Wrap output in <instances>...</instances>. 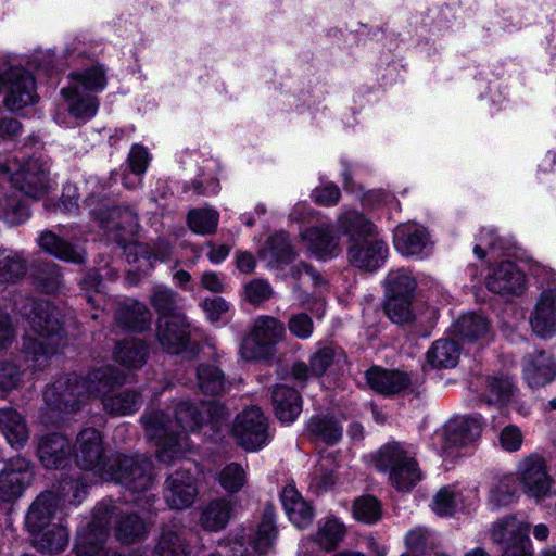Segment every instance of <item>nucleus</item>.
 Returning <instances> with one entry per match:
<instances>
[{
	"mask_svg": "<svg viewBox=\"0 0 556 556\" xmlns=\"http://www.w3.org/2000/svg\"><path fill=\"white\" fill-rule=\"evenodd\" d=\"M31 463L24 456L10 458L0 471V498L11 502L22 495L33 480Z\"/></svg>",
	"mask_w": 556,
	"mask_h": 556,
	"instance_id": "obj_16",
	"label": "nucleus"
},
{
	"mask_svg": "<svg viewBox=\"0 0 556 556\" xmlns=\"http://www.w3.org/2000/svg\"><path fill=\"white\" fill-rule=\"evenodd\" d=\"M163 496L172 509H185L191 506L197 496L195 480L188 470H177L165 480Z\"/></svg>",
	"mask_w": 556,
	"mask_h": 556,
	"instance_id": "obj_18",
	"label": "nucleus"
},
{
	"mask_svg": "<svg viewBox=\"0 0 556 556\" xmlns=\"http://www.w3.org/2000/svg\"><path fill=\"white\" fill-rule=\"evenodd\" d=\"M115 515V505L112 503H99L92 513L91 521L78 531L75 544V556H101L106 552H116L106 548L109 525Z\"/></svg>",
	"mask_w": 556,
	"mask_h": 556,
	"instance_id": "obj_7",
	"label": "nucleus"
},
{
	"mask_svg": "<svg viewBox=\"0 0 556 556\" xmlns=\"http://www.w3.org/2000/svg\"><path fill=\"white\" fill-rule=\"evenodd\" d=\"M340 355L341 351L332 346H324L319 349L311 357V375L316 377L323 376L327 371L328 367L332 365Z\"/></svg>",
	"mask_w": 556,
	"mask_h": 556,
	"instance_id": "obj_61",
	"label": "nucleus"
},
{
	"mask_svg": "<svg viewBox=\"0 0 556 556\" xmlns=\"http://www.w3.org/2000/svg\"><path fill=\"white\" fill-rule=\"evenodd\" d=\"M394 244L403 255H419L429 244V236L415 224H404L394 231Z\"/></svg>",
	"mask_w": 556,
	"mask_h": 556,
	"instance_id": "obj_33",
	"label": "nucleus"
},
{
	"mask_svg": "<svg viewBox=\"0 0 556 556\" xmlns=\"http://www.w3.org/2000/svg\"><path fill=\"white\" fill-rule=\"evenodd\" d=\"M244 293L251 304H260L270 299L273 289L267 281L254 279L245 286Z\"/></svg>",
	"mask_w": 556,
	"mask_h": 556,
	"instance_id": "obj_63",
	"label": "nucleus"
},
{
	"mask_svg": "<svg viewBox=\"0 0 556 556\" xmlns=\"http://www.w3.org/2000/svg\"><path fill=\"white\" fill-rule=\"evenodd\" d=\"M454 334L464 343H478L480 346L493 338L490 320L482 314L468 313L454 324Z\"/></svg>",
	"mask_w": 556,
	"mask_h": 556,
	"instance_id": "obj_23",
	"label": "nucleus"
},
{
	"mask_svg": "<svg viewBox=\"0 0 556 556\" xmlns=\"http://www.w3.org/2000/svg\"><path fill=\"white\" fill-rule=\"evenodd\" d=\"M115 507V515L117 517L115 527V536L122 543H135L143 540L148 534L146 522L134 513L117 515Z\"/></svg>",
	"mask_w": 556,
	"mask_h": 556,
	"instance_id": "obj_40",
	"label": "nucleus"
},
{
	"mask_svg": "<svg viewBox=\"0 0 556 556\" xmlns=\"http://www.w3.org/2000/svg\"><path fill=\"white\" fill-rule=\"evenodd\" d=\"M73 453L77 466L96 471L103 480L108 468L104 466V447L101 433L94 428L81 430L76 438Z\"/></svg>",
	"mask_w": 556,
	"mask_h": 556,
	"instance_id": "obj_15",
	"label": "nucleus"
},
{
	"mask_svg": "<svg viewBox=\"0 0 556 556\" xmlns=\"http://www.w3.org/2000/svg\"><path fill=\"white\" fill-rule=\"evenodd\" d=\"M264 253L275 263H290L295 258L289 235L283 231L275 233L267 240Z\"/></svg>",
	"mask_w": 556,
	"mask_h": 556,
	"instance_id": "obj_55",
	"label": "nucleus"
},
{
	"mask_svg": "<svg viewBox=\"0 0 556 556\" xmlns=\"http://www.w3.org/2000/svg\"><path fill=\"white\" fill-rule=\"evenodd\" d=\"M338 227L352 242L372 237L375 232L374 224L356 211L343 213L338 219Z\"/></svg>",
	"mask_w": 556,
	"mask_h": 556,
	"instance_id": "obj_43",
	"label": "nucleus"
},
{
	"mask_svg": "<svg viewBox=\"0 0 556 556\" xmlns=\"http://www.w3.org/2000/svg\"><path fill=\"white\" fill-rule=\"evenodd\" d=\"M29 330L23 340L26 361L35 367L47 365L49 357L65 345V334L60 320V312L52 304L31 302L28 316Z\"/></svg>",
	"mask_w": 556,
	"mask_h": 556,
	"instance_id": "obj_1",
	"label": "nucleus"
},
{
	"mask_svg": "<svg viewBox=\"0 0 556 556\" xmlns=\"http://www.w3.org/2000/svg\"><path fill=\"white\" fill-rule=\"evenodd\" d=\"M140 421L147 438L157 447L155 455L159 462L170 465L189 447L188 437L175 427L170 414L152 409L144 412Z\"/></svg>",
	"mask_w": 556,
	"mask_h": 556,
	"instance_id": "obj_3",
	"label": "nucleus"
},
{
	"mask_svg": "<svg viewBox=\"0 0 556 556\" xmlns=\"http://www.w3.org/2000/svg\"><path fill=\"white\" fill-rule=\"evenodd\" d=\"M27 273V261L18 252L0 250V285L16 283Z\"/></svg>",
	"mask_w": 556,
	"mask_h": 556,
	"instance_id": "obj_47",
	"label": "nucleus"
},
{
	"mask_svg": "<svg viewBox=\"0 0 556 556\" xmlns=\"http://www.w3.org/2000/svg\"><path fill=\"white\" fill-rule=\"evenodd\" d=\"M517 479L522 492L536 502L553 494V479L547 471L546 460L539 454H530L519 462Z\"/></svg>",
	"mask_w": 556,
	"mask_h": 556,
	"instance_id": "obj_12",
	"label": "nucleus"
},
{
	"mask_svg": "<svg viewBox=\"0 0 556 556\" xmlns=\"http://www.w3.org/2000/svg\"><path fill=\"white\" fill-rule=\"evenodd\" d=\"M3 210L5 220L12 225L21 224L29 216L28 207L13 198H9L4 201Z\"/></svg>",
	"mask_w": 556,
	"mask_h": 556,
	"instance_id": "obj_64",
	"label": "nucleus"
},
{
	"mask_svg": "<svg viewBox=\"0 0 556 556\" xmlns=\"http://www.w3.org/2000/svg\"><path fill=\"white\" fill-rule=\"evenodd\" d=\"M0 430L12 447L24 446L29 438L24 417L14 408L0 409Z\"/></svg>",
	"mask_w": 556,
	"mask_h": 556,
	"instance_id": "obj_37",
	"label": "nucleus"
},
{
	"mask_svg": "<svg viewBox=\"0 0 556 556\" xmlns=\"http://www.w3.org/2000/svg\"><path fill=\"white\" fill-rule=\"evenodd\" d=\"M235 514L231 501L215 498L201 507L199 523L206 531L223 530Z\"/></svg>",
	"mask_w": 556,
	"mask_h": 556,
	"instance_id": "obj_32",
	"label": "nucleus"
},
{
	"mask_svg": "<svg viewBox=\"0 0 556 556\" xmlns=\"http://www.w3.org/2000/svg\"><path fill=\"white\" fill-rule=\"evenodd\" d=\"M142 404L139 393L134 390H124L115 395L103 399V409L115 416L128 415L137 412Z\"/></svg>",
	"mask_w": 556,
	"mask_h": 556,
	"instance_id": "obj_48",
	"label": "nucleus"
},
{
	"mask_svg": "<svg viewBox=\"0 0 556 556\" xmlns=\"http://www.w3.org/2000/svg\"><path fill=\"white\" fill-rule=\"evenodd\" d=\"M375 465L390 472V480L400 491H409L421 478L417 462L400 443L383 445L375 457Z\"/></svg>",
	"mask_w": 556,
	"mask_h": 556,
	"instance_id": "obj_6",
	"label": "nucleus"
},
{
	"mask_svg": "<svg viewBox=\"0 0 556 556\" xmlns=\"http://www.w3.org/2000/svg\"><path fill=\"white\" fill-rule=\"evenodd\" d=\"M0 175L9 176L16 190L35 200L43 197L51 188L50 169L41 159L21 161L13 157L0 161Z\"/></svg>",
	"mask_w": 556,
	"mask_h": 556,
	"instance_id": "obj_4",
	"label": "nucleus"
},
{
	"mask_svg": "<svg viewBox=\"0 0 556 556\" xmlns=\"http://www.w3.org/2000/svg\"><path fill=\"white\" fill-rule=\"evenodd\" d=\"M281 502L290 521L298 528H305L312 522L313 508L303 500L294 485L288 484L283 488Z\"/></svg>",
	"mask_w": 556,
	"mask_h": 556,
	"instance_id": "obj_35",
	"label": "nucleus"
},
{
	"mask_svg": "<svg viewBox=\"0 0 556 556\" xmlns=\"http://www.w3.org/2000/svg\"><path fill=\"white\" fill-rule=\"evenodd\" d=\"M307 250L317 257H332L340 252L339 237L332 226L321 224L301 233Z\"/></svg>",
	"mask_w": 556,
	"mask_h": 556,
	"instance_id": "obj_26",
	"label": "nucleus"
},
{
	"mask_svg": "<svg viewBox=\"0 0 556 556\" xmlns=\"http://www.w3.org/2000/svg\"><path fill=\"white\" fill-rule=\"evenodd\" d=\"M140 421L147 438L157 447L155 455L159 462L170 465L189 447L188 437L175 427L170 414L152 409L144 412Z\"/></svg>",
	"mask_w": 556,
	"mask_h": 556,
	"instance_id": "obj_2",
	"label": "nucleus"
},
{
	"mask_svg": "<svg viewBox=\"0 0 556 556\" xmlns=\"http://www.w3.org/2000/svg\"><path fill=\"white\" fill-rule=\"evenodd\" d=\"M156 337L163 350L170 354H184L192 358L201 349L200 344L191 339L190 324L182 314L159 319Z\"/></svg>",
	"mask_w": 556,
	"mask_h": 556,
	"instance_id": "obj_11",
	"label": "nucleus"
},
{
	"mask_svg": "<svg viewBox=\"0 0 556 556\" xmlns=\"http://www.w3.org/2000/svg\"><path fill=\"white\" fill-rule=\"evenodd\" d=\"M485 388L486 393L482 396V401L490 405L504 406L511 401L516 392L511 378L505 374L488 376Z\"/></svg>",
	"mask_w": 556,
	"mask_h": 556,
	"instance_id": "obj_39",
	"label": "nucleus"
},
{
	"mask_svg": "<svg viewBox=\"0 0 556 556\" xmlns=\"http://www.w3.org/2000/svg\"><path fill=\"white\" fill-rule=\"evenodd\" d=\"M459 346L452 340H437L427 353L429 364L438 369L452 368L458 363Z\"/></svg>",
	"mask_w": 556,
	"mask_h": 556,
	"instance_id": "obj_44",
	"label": "nucleus"
},
{
	"mask_svg": "<svg viewBox=\"0 0 556 556\" xmlns=\"http://www.w3.org/2000/svg\"><path fill=\"white\" fill-rule=\"evenodd\" d=\"M412 302L413 299L410 298H395L386 295V314L395 324H408L414 319Z\"/></svg>",
	"mask_w": 556,
	"mask_h": 556,
	"instance_id": "obj_58",
	"label": "nucleus"
},
{
	"mask_svg": "<svg viewBox=\"0 0 556 556\" xmlns=\"http://www.w3.org/2000/svg\"><path fill=\"white\" fill-rule=\"evenodd\" d=\"M486 288L501 296L521 295L527 288L525 274L513 262H502L486 277Z\"/></svg>",
	"mask_w": 556,
	"mask_h": 556,
	"instance_id": "obj_17",
	"label": "nucleus"
},
{
	"mask_svg": "<svg viewBox=\"0 0 556 556\" xmlns=\"http://www.w3.org/2000/svg\"><path fill=\"white\" fill-rule=\"evenodd\" d=\"M178 296L173 290L164 287H157L151 295V304L160 315V319H167L177 312Z\"/></svg>",
	"mask_w": 556,
	"mask_h": 556,
	"instance_id": "obj_57",
	"label": "nucleus"
},
{
	"mask_svg": "<svg viewBox=\"0 0 556 556\" xmlns=\"http://www.w3.org/2000/svg\"><path fill=\"white\" fill-rule=\"evenodd\" d=\"M104 481H115L134 493L147 492L154 483L153 463L144 455H118L103 476Z\"/></svg>",
	"mask_w": 556,
	"mask_h": 556,
	"instance_id": "obj_5",
	"label": "nucleus"
},
{
	"mask_svg": "<svg viewBox=\"0 0 556 556\" xmlns=\"http://www.w3.org/2000/svg\"><path fill=\"white\" fill-rule=\"evenodd\" d=\"M197 383L203 394L217 396L226 390L224 371L214 364L201 363L197 367Z\"/></svg>",
	"mask_w": 556,
	"mask_h": 556,
	"instance_id": "obj_41",
	"label": "nucleus"
},
{
	"mask_svg": "<svg viewBox=\"0 0 556 556\" xmlns=\"http://www.w3.org/2000/svg\"><path fill=\"white\" fill-rule=\"evenodd\" d=\"M219 214L212 208H193L187 215L190 230L199 235H213L217 230Z\"/></svg>",
	"mask_w": 556,
	"mask_h": 556,
	"instance_id": "obj_53",
	"label": "nucleus"
},
{
	"mask_svg": "<svg viewBox=\"0 0 556 556\" xmlns=\"http://www.w3.org/2000/svg\"><path fill=\"white\" fill-rule=\"evenodd\" d=\"M416 285L409 270L404 268L391 270L384 280L386 295L413 299Z\"/></svg>",
	"mask_w": 556,
	"mask_h": 556,
	"instance_id": "obj_50",
	"label": "nucleus"
},
{
	"mask_svg": "<svg viewBox=\"0 0 556 556\" xmlns=\"http://www.w3.org/2000/svg\"><path fill=\"white\" fill-rule=\"evenodd\" d=\"M232 434L238 445L256 451L268 440V421L261 408L252 406L237 415Z\"/></svg>",
	"mask_w": 556,
	"mask_h": 556,
	"instance_id": "obj_14",
	"label": "nucleus"
},
{
	"mask_svg": "<svg viewBox=\"0 0 556 556\" xmlns=\"http://www.w3.org/2000/svg\"><path fill=\"white\" fill-rule=\"evenodd\" d=\"M0 91L5 93L3 104L18 111L35 102V79L33 75L20 65L9 60L0 61Z\"/></svg>",
	"mask_w": 556,
	"mask_h": 556,
	"instance_id": "obj_9",
	"label": "nucleus"
},
{
	"mask_svg": "<svg viewBox=\"0 0 556 556\" xmlns=\"http://www.w3.org/2000/svg\"><path fill=\"white\" fill-rule=\"evenodd\" d=\"M190 531L179 522H170L162 528L154 556H187L190 554L188 535Z\"/></svg>",
	"mask_w": 556,
	"mask_h": 556,
	"instance_id": "obj_25",
	"label": "nucleus"
},
{
	"mask_svg": "<svg viewBox=\"0 0 556 556\" xmlns=\"http://www.w3.org/2000/svg\"><path fill=\"white\" fill-rule=\"evenodd\" d=\"M308 431L326 442L327 444L337 443L342 437V428L333 416L318 415L309 419L307 424Z\"/></svg>",
	"mask_w": 556,
	"mask_h": 556,
	"instance_id": "obj_52",
	"label": "nucleus"
},
{
	"mask_svg": "<svg viewBox=\"0 0 556 556\" xmlns=\"http://www.w3.org/2000/svg\"><path fill=\"white\" fill-rule=\"evenodd\" d=\"M37 453L46 468L59 469L68 464L73 446L66 437L60 433H49L38 440Z\"/></svg>",
	"mask_w": 556,
	"mask_h": 556,
	"instance_id": "obj_20",
	"label": "nucleus"
},
{
	"mask_svg": "<svg viewBox=\"0 0 556 556\" xmlns=\"http://www.w3.org/2000/svg\"><path fill=\"white\" fill-rule=\"evenodd\" d=\"M350 263L367 271L379 268L388 256L387 243L376 237L355 240L348 250Z\"/></svg>",
	"mask_w": 556,
	"mask_h": 556,
	"instance_id": "obj_19",
	"label": "nucleus"
},
{
	"mask_svg": "<svg viewBox=\"0 0 556 556\" xmlns=\"http://www.w3.org/2000/svg\"><path fill=\"white\" fill-rule=\"evenodd\" d=\"M124 382L118 370L112 366H103L90 370L86 377L80 378V386L86 401L89 397H100L102 401L117 386Z\"/></svg>",
	"mask_w": 556,
	"mask_h": 556,
	"instance_id": "obj_22",
	"label": "nucleus"
},
{
	"mask_svg": "<svg viewBox=\"0 0 556 556\" xmlns=\"http://www.w3.org/2000/svg\"><path fill=\"white\" fill-rule=\"evenodd\" d=\"M516 479L511 475L493 478L489 490V504L492 508L507 507L517 501Z\"/></svg>",
	"mask_w": 556,
	"mask_h": 556,
	"instance_id": "obj_42",
	"label": "nucleus"
},
{
	"mask_svg": "<svg viewBox=\"0 0 556 556\" xmlns=\"http://www.w3.org/2000/svg\"><path fill=\"white\" fill-rule=\"evenodd\" d=\"M67 103L68 112L76 118H90L99 108V100L90 92L79 89L78 85H70L61 90Z\"/></svg>",
	"mask_w": 556,
	"mask_h": 556,
	"instance_id": "obj_36",
	"label": "nucleus"
},
{
	"mask_svg": "<svg viewBox=\"0 0 556 556\" xmlns=\"http://www.w3.org/2000/svg\"><path fill=\"white\" fill-rule=\"evenodd\" d=\"M39 244L45 251L61 260L74 263L84 262V255L79 251L53 232L42 233L39 238Z\"/></svg>",
	"mask_w": 556,
	"mask_h": 556,
	"instance_id": "obj_51",
	"label": "nucleus"
},
{
	"mask_svg": "<svg viewBox=\"0 0 556 556\" xmlns=\"http://www.w3.org/2000/svg\"><path fill=\"white\" fill-rule=\"evenodd\" d=\"M149 349L143 341L130 338L116 343L114 358L122 366L138 369L143 366Z\"/></svg>",
	"mask_w": 556,
	"mask_h": 556,
	"instance_id": "obj_38",
	"label": "nucleus"
},
{
	"mask_svg": "<svg viewBox=\"0 0 556 556\" xmlns=\"http://www.w3.org/2000/svg\"><path fill=\"white\" fill-rule=\"evenodd\" d=\"M283 334L285 326L281 321L270 316H260L252 331L241 342L242 358L255 361L268 357Z\"/></svg>",
	"mask_w": 556,
	"mask_h": 556,
	"instance_id": "obj_10",
	"label": "nucleus"
},
{
	"mask_svg": "<svg viewBox=\"0 0 556 556\" xmlns=\"http://www.w3.org/2000/svg\"><path fill=\"white\" fill-rule=\"evenodd\" d=\"M59 506V498L52 492H42L30 505L26 515L25 525L29 532L40 533L51 527Z\"/></svg>",
	"mask_w": 556,
	"mask_h": 556,
	"instance_id": "obj_27",
	"label": "nucleus"
},
{
	"mask_svg": "<svg viewBox=\"0 0 556 556\" xmlns=\"http://www.w3.org/2000/svg\"><path fill=\"white\" fill-rule=\"evenodd\" d=\"M276 536L275 509L271 504H266L262 520L252 540L254 549L260 554L266 553L271 547Z\"/></svg>",
	"mask_w": 556,
	"mask_h": 556,
	"instance_id": "obj_45",
	"label": "nucleus"
},
{
	"mask_svg": "<svg viewBox=\"0 0 556 556\" xmlns=\"http://www.w3.org/2000/svg\"><path fill=\"white\" fill-rule=\"evenodd\" d=\"M115 323L123 329L141 332L149 327L151 314L144 304L127 299L117 305Z\"/></svg>",
	"mask_w": 556,
	"mask_h": 556,
	"instance_id": "obj_31",
	"label": "nucleus"
},
{
	"mask_svg": "<svg viewBox=\"0 0 556 556\" xmlns=\"http://www.w3.org/2000/svg\"><path fill=\"white\" fill-rule=\"evenodd\" d=\"M530 325L533 332L541 338H549L556 333V288L541 293L530 316Z\"/></svg>",
	"mask_w": 556,
	"mask_h": 556,
	"instance_id": "obj_21",
	"label": "nucleus"
},
{
	"mask_svg": "<svg viewBox=\"0 0 556 556\" xmlns=\"http://www.w3.org/2000/svg\"><path fill=\"white\" fill-rule=\"evenodd\" d=\"M481 433L477 419L463 418L450 421L444 427V447L465 446L475 442Z\"/></svg>",
	"mask_w": 556,
	"mask_h": 556,
	"instance_id": "obj_34",
	"label": "nucleus"
},
{
	"mask_svg": "<svg viewBox=\"0 0 556 556\" xmlns=\"http://www.w3.org/2000/svg\"><path fill=\"white\" fill-rule=\"evenodd\" d=\"M47 407L51 412L49 417L52 424H58L66 415L76 414L86 403L80 378L67 375L56 379L43 393Z\"/></svg>",
	"mask_w": 556,
	"mask_h": 556,
	"instance_id": "obj_8",
	"label": "nucleus"
},
{
	"mask_svg": "<svg viewBox=\"0 0 556 556\" xmlns=\"http://www.w3.org/2000/svg\"><path fill=\"white\" fill-rule=\"evenodd\" d=\"M523 372L530 387L540 388L554 379L556 365L546 352L535 351L525 357Z\"/></svg>",
	"mask_w": 556,
	"mask_h": 556,
	"instance_id": "obj_28",
	"label": "nucleus"
},
{
	"mask_svg": "<svg viewBox=\"0 0 556 556\" xmlns=\"http://www.w3.org/2000/svg\"><path fill=\"white\" fill-rule=\"evenodd\" d=\"M345 527L337 519L329 518L319 523L316 533L313 535L314 542L324 551L336 549L345 536Z\"/></svg>",
	"mask_w": 556,
	"mask_h": 556,
	"instance_id": "obj_49",
	"label": "nucleus"
},
{
	"mask_svg": "<svg viewBox=\"0 0 556 556\" xmlns=\"http://www.w3.org/2000/svg\"><path fill=\"white\" fill-rule=\"evenodd\" d=\"M353 514L357 520L364 523H374L381 518V506L376 497L362 496L355 500Z\"/></svg>",
	"mask_w": 556,
	"mask_h": 556,
	"instance_id": "obj_60",
	"label": "nucleus"
},
{
	"mask_svg": "<svg viewBox=\"0 0 556 556\" xmlns=\"http://www.w3.org/2000/svg\"><path fill=\"white\" fill-rule=\"evenodd\" d=\"M36 535V546L41 552L54 554L62 552L68 544V530L62 523H53Z\"/></svg>",
	"mask_w": 556,
	"mask_h": 556,
	"instance_id": "obj_46",
	"label": "nucleus"
},
{
	"mask_svg": "<svg viewBox=\"0 0 556 556\" xmlns=\"http://www.w3.org/2000/svg\"><path fill=\"white\" fill-rule=\"evenodd\" d=\"M271 401L276 417L283 424L293 422L302 412L300 393L286 384L273 389Z\"/></svg>",
	"mask_w": 556,
	"mask_h": 556,
	"instance_id": "obj_30",
	"label": "nucleus"
},
{
	"mask_svg": "<svg viewBox=\"0 0 556 556\" xmlns=\"http://www.w3.org/2000/svg\"><path fill=\"white\" fill-rule=\"evenodd\" d=\"M529 532L530 523L517 515H506L492 523L490 538L501 549L529 538Z\"/></svg>",
	"mask_w": 556,
	"mask_h": 556,
	"instance_id": "obj_24",
	"label": "nucleus"
},
{
	"mask_svg": "<svg viewBox=\"0 0 556 556\" xmlns=\"http://www.w3.org/2000/svg\"><path fill=\"white\" fill-rule=\"evenodd\" d=\"M222 488L228 493L239 492L247 481L243 467L238 463L226 465L218 477Z\"/></svg>",
	"mask_w": 556,
	"mask_h": 556,
	"instance_id": "obj_59",
	"label": "nucleus"
},
{
	"mask_svg": "<svg viewBox=\"0 0 556 556\" xmlns=\"http://www.w3.org/2000/svg\"><path fill=\"white\" fill-rule=\"evenodd\" d=\"M71 85H78L85 92L102 90L106 85L105 72L102 66H93L81 73L71 74Z\"/></svg>",
	"mask_w": 556,
	"mask_h": 556,
	"instance_id": "obj_56",
	"label": "nucleus"
},
{
	"mask_svg": "<svg viewBox=\"0 0 556 556\" xmlns=\"http://www.w3.org/2000/svg\"><path fill=\"white\" fill-rule=\"evenodd\" d=\"M108 237L118 244L130 242L138 229L137 214L128 206L102 205L92 212Z\"/></svg>",
	"mask_w": 556,
	"mask_h": 556,
	"instance_id": "obj_13",
	"label": "nucleus"
},
{
	"mask_svg": "<svg viewBox=\"0 0 556 556\" xmlns=\"http://www.w3.org/2000/svg\"><path fill=\"white\" fill-rule=\"evenodd\" d=\"M366 380L370 389L384 395L397 394L410 386V378L407 374L380 367L368 369Z\"/></svg>",
	"mask_w": 556,
	"mask_h": 556,
	"instance_id": "obj_29",
	"label": "nucleus"
},
{
	"mask_svg": "<svg viewBox=\"0 0 556 556\" xmlns=\"http://www.w3.org/2000/svg\"><path fill=\"white\" fill-rule=\"evenodd\" d=\"M37 285L43 292H55L62 282V274L54 264H43L36 275Z\"/></svg>",
	"mask_w": 556,
	"mask_h": 556,
	"instance_id": "obj_62",
	"label": "nucleus"
},
{
	"mask_svg": "<svg viewBox=\"0 0 556 556\" xmlns=\"http://www.w3.org/2000/svg\"><path fill=\"white\" fill-rule=\"evenodd\" d=\"M175 427L181 431V434L187 435L188 432L194 431L202 424V415L199 408L187 401H181L176 404L173 412Z\"/></svg>",
	"mask_w": 556,
	"mask_h": 556,
	"instance_id": "obj_54",
	"label": "nucleus"
}]
</instances>
